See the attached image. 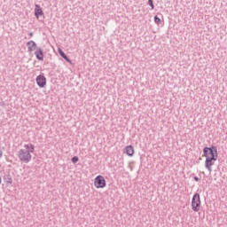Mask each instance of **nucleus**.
I'll list each match as a JSON object with an SVG mask.
<instances>
[{
    "label": "nucleus",
    "mask_w": 227,
    "mask_h": 227,
    "mask_svg": "<svg viewBox=\"0 0 227 227\" xmlns=\"http://www.w3.org/2000/svg\"><path fill=\"white\" fill-rule=\"evenodd\" d=\"M203 153L206 158L205 168L209 173H212V168L215 165L218 157L217 148L215 146L205 147Z\"/></svg>",
    "instance_id": "nucleus-1"
},
{
    "label": "nucleus",
    "mask_w": 227,
    "mask_h": 227,
    "mask_svg": "<svg viewBox=\"0 0 227 227\" xmlns=\"http://www.w3.org/2000/svg\"><path fill=\"white\" fill-rule=\"evenodd\" d=\"M35 153V145L33 144H26L24 145L23 148H21L18 152V159H20V162L23 164H27L31 162L32 155L31 153Z\"/></svg>",
    "instance_id": "nucleus-2"
},
{
    "label": "nucleus",
    "mask_w": 227,
    "mask_h": 227,
    "mask_svg": "<svg viewBox=\"0 0 227 227\" xmlns=\"http://www.w3.org/2000/svg\"><path fill=\"white\" fill-rule=\"evenodd\" d=\"M201 207V198L200 197V193H195L192 200V209L193 212H200V208Z\"/></svg>",
    "instance_id": "nucleus-3"
},
{
    "label": "nucleus",
    "mask_w": 227,
    "mask_h": 227,
    "mask_svg": "<svg viewBox=\"0 0 227 227\" xmlns=\"http://www.w3.org/2000/svg\"><path fill=\"white\" fill-rule=\"evenodd\" d=\"M107 184L106 183V178L103 176H98L94 179V187L96 189H104Z\"/></svg>",
    "instance_id": "nucleus-4"
},
{
    "label": "nucleus",
    "mask_w": 227,
    "mask_h": 227,
    "mask_svg": "<svg viewBox=\"0 0 227 227\" xmlns=\"http://www.w3.org/2000/svg\"><path fill=\"white\" fill-rule=\"evenodd\" d=\"M36 81V84L37 86H39V88H45V86H47V78H45V76L40 74L36 77L35 79Z\"/></svg>",
    "instance_id": "nucleus-5"
},
{
    "label": "nucleus",
    "mask_w": 227,
    "mask_h": 227,
    "mask_svg": "<svg viewBox=\"0 0 227 227\" xmlns=\"http://www.w3.org/2000/svg\"><path fill=\"white\" fill-rule=\"evenodd\" d=\"M124 153H126V155H128V157H134V153H136V150L134 149V146L127 145L124 148Z\"/></svg>",
    "instance_id": "nucleus-6"
},
{
    "label": "nucleus",
    "mask_w": 227,
    "mask_h": 227,
    "mask_svg": "<svg viewBox=\"0 0 227 227\" xmlns=\"http://www.w3.org/2000/svg\"><path fill=\"white\" fill-rule=\"evenodd\" d=\"M27 47L28 52H33V51H36V43L35 41H29L27 43Z\"/></svg>",
    "instance_id": "nucleus-7"
},
{
    "label": "nucleus",
    "mask_w": 227,
    "mask_h": 227,
    "mask_svg": "<svg viewBox=\"0 0 227 227\" xmlns=\"http://www.w3.org/2000/svg\"><path fill=\"white\" fill-rule=\"evenodd\" d=\"M35 15L36 19H40V17H42V15H43V11L42 10V7H40V5H38V4H35Z\"/></svg>",
    "instance_id": "nucleus-8"
},
{
    "label": "nucleus",
    "mask_w": 227,
    "mask_h": 227,
    "mask_svg": "<svg viewBox=\"0 0 227 227\" xmlns=\"http://www.w3.org/2000/svg\"><path fill=\"white\" fill-rule=\"evenodd\" d=\"M35 54L39 61H43V51H42V49H37Z\"/></svg>",
    "instance_id": "nucleus-9"
},
{
    "label": "nucleus",
    "mask_w": 227,
    "mask_h": 227,
    "mask_svg": "<svg viewBox=\"0 0 227 227\" xmlns=\"http://www.w3.org/2000/svg\"><path fill=\"white\" fill-rule=\"evenodd\" d=\"M59 54L61 56V58H63L64 59H66V61H67V63H71L70 59H68V57H67V55L65 54V52H63L61 51V49H59Z\"/></svg>",
    "instance_id": "nucleus-10"
},
{
    "label": "nucleus",
    "mask_w": 227,
    "mask_h": 227,
    "mask_svg": "<svg viewBox=\"0 0 227 227\" xmlns=\"http://www.w3.org/2000/svg\"><path fill=\"white\" fill-rule=\"evenodd\" d=\"M72 162L74 164H76V162H79V157H77V156L73 157L72 158Z\"/></svg>",
    "instance_id": "nucleus-11"
},
{
    "label": "nucleus",
    "mask_w": 227,
    "mask_h": 227,
    "mask_svg": "<svg viewBox=\"0 0 227 227\" xmlns=\"http://www.w3.org/2000/svg\"><path fill=\"white\" fill-rule=\"evenodd\" d=\"M154 22H155V24H160V18L155 16L154 17Z\"/></svg>",
    "instance_id": "nucleus-12"
},
{
    "label": "nucleus",
    "mask_w": 227,
    "mask_h": 227,
    "mask_svg": "<svg viewBox=\"0 0 227 227\" xmlns=\"http://www.w3.org/2000/svg\"><path fill=\"white\" fill-rule=\"evenodd\" d=\"M148 4H149V6H151L152 10H153V8H154L153 0H148Z\"/></svg>",
    "instance_id": "nucleus-13"
},
{
    "label": "nucleus",
    "mask_w": 227,
    "mask_h": 227,
    "mask_svg": "<svg viewBox=\"0 0 227 227\" xmlns=\"http://www.w3.org/2000/svg\"><path fill=\"white\" fill-rule=\"evenodd\" d=\"M3 150H4V147L0 146V159L3 157Z\"/></svg>",
    "instance_id": "nucleus-14"
},
{
    "label": "nucleus",
    "mask_w": 227,
    "mask_h": 227,
    "mask_svg": "<svg viewBox=\"0 0 227 227\" xmlns=\"http://www.w3.org/2000/svg\"><path fill=\"white\" fill-rule=\"evenodd\" d=\"M12 182H13V180H12V178L10 177L9 179H8V181H7V184H12Z\"/></svg>",
    "instance_id": "nucleus-15"
},
{
    "label": "nucleus",
    "mask_w": 227,
    "mask_h": 227,
    "mask_svg": "<svg viewBox=\"0 0 227 227\" xmlns=\"http://www.w3.org/2000/svg\"><path fill=\"white\" fill-rule=\"evenodd\" d=\"M194 180H195V182H200V178L199 177H194Z\"/></svg>",
    "instance_id": "nucleus-16"
},
{
    "label": "nucleus",
    "mask_w": 227,
    "mask_h": 227,
    "mask_svg": "<svg viewBox=\"0 0 227 227\" xmlns=\"http://www.w3.org/2000/svg\"><path fill=\"white\" fill-rule=\"evenodd\" d=\"M29 35H30V36H33V33H30Z\"/></svg>",
    "instance_id": "nucleus-17"
},
{
    "label": "nucleus",
    "mask_w": 227,
    "mask_h": 227,
    "mask_svg": "<svg viewBox=\"0 0 227 227\" xmlns=\"http://www.w3.org/2000/svg\"><path fill=\"white\" fill-rule=\"evenodd\" d=\"M1 182H2V178H1V176H0V184H1Z\"/></svg>",
    "instance_id": "nucleus-18"
}]
</instances>
